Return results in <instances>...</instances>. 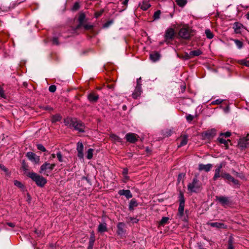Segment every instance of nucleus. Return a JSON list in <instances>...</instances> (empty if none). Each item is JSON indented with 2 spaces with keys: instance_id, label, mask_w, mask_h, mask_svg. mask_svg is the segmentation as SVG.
<instances>
[{
  "instance_id": "nucleus-1",
  "label": "nucleus",
  "mask_w": 249,
  "mask_h": 249,
  "mask_svg": "<svg viewBox=\"0 0 249 249\" xmlns=\"http://www.w3.org/2000/svg\"><path fill=\"white\" fill-rule=\"evenodd\" d=\"M65 125L70 128H73L80 132L84 131L85 125L76 118L67 117L64 120Z\"/></svg>"
},
{
  "instance_id": "nucleus-2",
  "label": "nucleus",
  "mask_w": 249,
  "mask_h": 249,
  "mask_svg": "<svg viewBox=\"0 0 249 249\" xmlns=\"http://www.w3.org/2000/svg\"><path fill=\"white\" fill-rule=\"evenodd\" d=\"M188 190L191 193H197L202 189L201 183L196 177L193 178V181L188 184Z\"/></svg>"
},
{
  "instance_id": "nucleus-3",
  "label": "nucleus",
  "mask_w": 249,
  "mask_h": 249,
  "mask_svg": "<svg viewBox=\"0 0 249 249\" xmlns=\"http://www.w3.org/2000/svg\"><path fill=\"white\" fill-rule=\"evenodd\" d=\"M28 176L31 178L39 187H43L47 182V180L43 177L36 173L31 172L28 174Z\"/></svg>"
},
{
  "instance_id": "nucleus-4",
  "label": "nucleus",
  "mask_w": 249,
  "mask_h": 249,
  "mask_svg": "<svg viewBox=\"0 0 249 249\" xmlns=\"http://www.w3.org/2000/svg\"><path fill=\"white\" fill-rule=\"evenodd\" d=\"M55 166L54 163H50L45 162L40 167L39 173L43 174L44 175L48 176L50 173Z\"/></svg>"
},
{
  "instance_id": "nucleus-5",
  "label": "nucleus",
  "mask_w": 249,
  "mask_h": 249,
  "mask_svg": "<svg viewBox=\"0 0 249 249\" xmlns=\"http://www.w3.org/2000/svg\"><path fill=\"white\" fill-rule=\"evenodd\" d=\"M215 199L224 208H227L232 204L230 198L226 196H216Z\"/></svg>"
},
{
  "instance_id": "nucleus-6",
  "label": "nucleus",
  "mask_w": 249,
  "mask_h": 249,
  "mask_svg": "<svg viewBox=\"0 0 249 249\" xmlns=\"http://www.w3.org/2000/svg\"><path fill=\"white\" fill-rule=\"evenodd\" d=\"M179 205L178 209V216L182 217L184 213V198L183 194L180 193L179 195Z\"/></svg>"
},
{
  "instance_id": "nucleus-7",
  "label": "nucleus",
  "mask_w": 249,
  "mask_h": 249,
  "mask_svg": "<svg viewBox=\"0 0 249 249\" xmlns=\"http://www.w3.org/2000/svg\"><path fill=\"white\" fill-rule=\"evenodd\" d=\"M125 138L127 142L131 143H134L138 141L139 136L135 133L130 132L125 135Z\"/></svg>"
},
{
  "instance_id": "nucleus-8",
  "label": "nucleus",
  "mask_w": 249,
  "mask_h": 249,
  "mask_svg": "<svg viewBox=\"0 0 249 249\" xmlns=\"http://www.w3.org/2000/svg\"><path fill=\"white\" fill-rule=\"evenodd\" d=\"M141 79V78L137 79V85L136 87L134 92L132 94V96L134 99H137L138 97H139L142 92L141 84L140 83Z\"/></svg>"
},
{
  "instance_id": "nucleus-9",
  "label": "nucleus",
  "mask_w": 249,
  "mask_h": 249,
  "mask_svg": "<svg viewBox=\"0 0 249 249\" xmlns=\"http://www.w3.org/2000/svg\"><path fill=\"white\" fill-rule=\"evenodd\" d=\"M238 145L242 149L247 148L249 145V134L245 137L241 138Z\"/></svg>"
},
{
  "instance_id": "nucleus-10",
  "label": "nucleus",
  "mask_w": 249,
  "mask_h": 249,
  "mask_svg": "<svg viewBox=\"0 0 249 249\" xmlns=\"http://www.w3.org/2000/svg\"><path fill=\"white\" fill-rule=\"evenodd\" d=\"M26 156L32 162L38 163L39 162V157L36 155L34 153L29 152L27 153Z\"/></svg>"
},
{
  "instance_id": "nucleus-11",
  "label": "nucleus",
  "mask_w": 249,
  "mask_h": 249,
  "mask_svg": "<svg viewBox=\"0 0 249 249\" xmlns=\"http://www.w3.org/2000/svg\"><path fill=\"white\" fill-rule=\"evenodd\" d=\"M83 145L82 142H78L77 143L76 150L77 151V156L80 159H83L84 154H83Z\"/></svg>"
},
{
  "instance_id": "nucleus-12",
  "label": "nucleus",
  "mask_w": 249,
  "mask_h": 249,
  "mask_svg": "<svg viewBox=\"0 0 249 249\" xmlns=\"http://www.w3.org/2000/svg\"><path fill=\"white\" fill-rule=\"evenodd\" d=\"M178 35L181 38L184 39H188L190 36V33L186 28L180 29Z\"/></svg>"
},
{
  "instance_id": "nucleus-13",
  "label": "nucleus",
  "mask_w": 249,
  "mask_h": 249,
  "mask_svg": "<svg viewBox=\"0 0 249 249\" xmlns=\"http://www.w3.org/2000/svg\"><path fill=\"white\" fill-rule=\"evenodd\" d=\"M221 177L233 182L235 185L239 184L238 180L234 179L231 175L228 173H222Z\"/></svg>"
},
{
  "instance_id": "nucleus-14",
  "label": "nucleus",
  "mask_w": 249,
  "mask_h": 249,
  "mask_svg": "<svg viewBox=\"0 0 249 249\" xmlns=\"http://www.w3.org/2000/svg\"><path fill=\"white\" fill-rule=\"evenodd\" d=\"M207 224L210 225L212 227L216 228L217 229H226L227 226L223 223L220 222H207Z\"/></svg>"
},
{
  "instance_id": "nucleus-15",
  "label": "nucleus",
  "mask_w": 249,
  "mask_h": 249,
  "mask_svg": "<svg viewBox=\"0 0 249 249\" xmlns=\"http://www.w3.org/2000/svg\"><path fill=\"white\" fill-rule=\"evenodd\" d=\"M233 29L236 34H240L244 29V26L241 23L236 22L233 25Z\"/></svg>"
},
{
  "instance_id": "nucleus-16",
  "label": "nucleus",
  "mask_w": 249,
  "mask_h": 249,
  "mask_svg": "<svg viewBox=\"0 0 249 249\" xmlns=\"http://www.w3.org/2000/svg\"><path fill=\"white\" fill-rule=\"evenodd\" d=\"M175 35V31L173 28L168 29L165 34V38L166 40L172 39Z\"/></svg>"
},
{
  "instance_id": "nucleus-17",
  "label": "nucleus",
  "mask_w": 249,
  "mask_h": 249,
  "mask_svg": "<svg viewBox=\"0 0 249 249\" xmlns=\"http://www.w3.org/2000/svg\"><path fill=\"white\" fill-rule=\"evenodd\" d=\"M120 196H124L127 199L132 197V195L129 190H120L118 192Z\"/></svg>"
},
{
  "instance_id": "nucleus-18",
  "label": "nucleus",
  "mask_w": 249,
  "mask_h": 249,
  "mask_svg": "<svg viewBox=\"0 0 249 249\" xmlns=\"http://www.w3.org/2000/svg\"><path fill=\"white\" fill-rule=\"evenodd\" d=\"M212 164L210 163H208L207 164H199L198 165V169L200 171L204 170L206 172H209L212 168Z\"/></svg>"
},
{
  "instance_id": "nucleus-19",
  "label": "nucleus",
  "mask_w": 249,
  "mask_h": 249,
  "mask_svg": "<svg viewBox=\"0 0 249 249\" xmlns=\"http://www.w3.org/2000/svg\"><path fill=\"white\" fill-rule=\"evenodd\" d=\"M124 226H125L124 224L122 222H120L118 224V225L117 226V233L118 235H122L123 234H124Z\"/></svg>"
},
{
  "instance_id": "nucleus-20",
  "label": "nucleus",
  "mask_w": 249,
  "mask_h": 249,
  "mask_svg": "<svg viewBox=\"0 0 249 249\" xmlns=\"http://www.w3.org/2000/svg\"><path fill=\"white\" fill-rule=\"evenodd\" d=\"M139 6L142 10H146L151 6L149 0H143L142 3L139 4Z\"/></svg>"
},
{
  "instance_id": "nucleus-21",
  "label": "nucleus",
  "mask_w": 249,
  "mask_h": 249,
  "mask_svg": "<svg viewBox=\"0 0 249 249\" xmlns=\"http://www.w3.org/2000/svg\"><path fill=\"white\" fill-rule=\"evenodd\" d=\"M222 167V164H219L216 167V168L215 170V173L213 177V179L214 180H217V179L219 178L220 177H221V175H220L221 169Z\"/></svg>"
},
{
  "instance_id": "nucleus-22",
  "label": "nucleus",
  "mask_w": 249,
  "mask_h": 249,
  "mask_svg": "<svg viewBox=\"0 0 249 249\" xmlns=\"http://www.w3.org/2000/svg\"><path fill=\"white\" fill-rule=\"evenodd\" d=\"M88 98L90 102L95 103L98 100L99 96L94 93H90L88 95Z\"/></svg>"
},
{
  "instance_id": "nucleus-23",
  "label": "nucleus",
  "mask_w": 249,
  "mask_h": 249,
  "mask_svg": "<svg viewBox=\"0 0 249 249\" xmlns=\"http://www.w3.org/2000/svg\"><path fill=\"white\" fill-rule=\"evenodd\" d=\"M107 231V224L105 222L100 223L98 227V231L103 233Z\"/></svg>"
},
{
  "instance_id": "nucleus-24",
  "label": "nucleus",
  "mask_w": 249,
  "mask_h": 249,
  "mask_svg": "<svg viewBox=\"0 0 249 249\" xmlns=\"http://www.w3.org/2000/svg\"><path fill=\"white\" fill-rule=\"evenodd\" d=\"M160 56V54L157 52H154L150 54V58L153 62L159 60Z\"/></svg>"
},
{
  "instance_id": "nucleus-25",
  "label": "nucleus",
  "mask_w": 249,
  "mask_h": 249,
  "mask_svg": "<svg viewBox=\"0 0 249 249\" xmlns=\"http://www.w3.org/2000/svg\"><path fill=\"white\" fill-rule=\"evenodd\" d=\"M217 141L219 143L224 144L226 149L228 148V142H230L229 140H225L224 137L220 135L217 139Z\"/></svg>"
},
{
  "instance_id": "nucleus-26",
  "label": "nucleus",
  "mask_w": 249,
  "mask_h": 249,
  "mask_svg": "<svg viewBox=\"0 0 249 249\" xmlns=\"http://www.w3.org/2000/svg\"><path fill=\"white\" fill-rule=\"evenodd\" d=\"M110 138L111 141L115 142H122V139L114 134H110Z\"/></svg>"
},
{
  "instance_id": "nucleus-27",
  "label": "nucleus",
  "mask_w": 249,
  "mask_h": 249,
  "mask_svg": "<svg viewBox=\"0 0 249 249\" xmlns=\"http://www.w3.org/2000/svg\"><path fill=\"white\" fill-rule=\"evenodd\" d=\"M138 206V203L136 199H132L131 200L129 204V209L131 211L133 210L134 208Z\"/></svg>"
},
{
  "instance_id": "nucleus-28",
  "label": "nucleus",
  "mask_w": 249,
  "mask_h": 249,
  "mask_svg": "<svg viewBox=\"0 0 249 249\" xmlns=\"http://www.w3.org/2000/svg\"><path fill=\"white\" fill-rule=\"evenodd\" d=\"M85 18V16L84 14H81L79 15L78 18L79 24L77 26V28H79L82 26V25L83 24V22Z\"/></svg>"
},
{
  "instance_id": "nucleus-29",
  "label": "nucleus",
  "mask_w": 249,
  "mask_h": 249,
  "mask_svg": "<svg viewBox=\"0 0 249 249\" xmlns=\"http://www.w3.org/2000/svg\"><path fill=\"white\" fill-rule=\"evenodd\" d=\"M202 53V52H201V51H200L199 49L192 51L190 52V55L191 56H192V57L195 56H199V55H201Z\"/></svg>"
},
{
  "instance_id": "nucleus-30",
  "label": "nucleus",
  "mask_w": 249,
  "mask_h": 249,
  "mask_svg": "<svg viewBox=\"0 0 249 249\" xmlns=\"http://www.w3.org/2000/svg\"><path fill=\"white\" fill-rule=\"evenodd\" d=\"M188 142V138L186 135H184L181 140L180 144L178 145V147H181L186 145Z\"/></svg>"
},
{
  "instance_id": "nucleus-31",
  "label": "nucleus",
  "mask_w": 249,
  "mask_h": 249,
  "mask_svg": "<svg viewBox=\"0 0 249 249\" xmlns=\"http://www.w3.org/2000/svg\"><path fill=\"white\" fill-rule=\"evenodd\" d=\"M205 33L207 37L209 39H212L213 37V33L211 31V30L209 29H207L205 30Z\"/></svg>"
},
{
  "instance_id": "nucleus-32",
  "label": "nucleus",
  "mask_w": 249,
  "mask_h": 249,
  "mask_svg": "<svg viewBox=\"0 0 249 249\" xmlns=\"http://www.w3.org/2000/svg\"><path fill=\"white\" fill-rule=\"evenodd\" d=\"M93 151L94 150L92 148H89L88 149L87 152V158L88 159L90 160L92 158Z\"/></svg>"
},
{
  "instance_id": "nucleus-33",
  "label": "nucleus",
  "mask_w": 249,
  "mask_h": 249,
  "mask_svg": "<svg viewBox=\"0 0 249 249\" xmlns=\"http://www.w3.org/2000/svg\"><path fill=\"white\" fill-rule=\"evenodd\" d=\"M177 4L180 7L184 6L187 3V0H176Z\"/></svg>"
},
{
  "instance_id": "nucleus-34",
  "label": "nucleus",
  "mask_w": 249,
  "mask_h": 249,
  "mask_svg": "<svg viewBox=\"0 0 249 249\" xmlns=\"http://www.w3.org/2000/svg\"><path fill=\"white\" fill-rule=\"evenodd\" d=\"M233 41L234 42L237 48L239 49H241L243 47V42L239 40L238 39H233Z\"/></svg>"
},
{
  "instance_id": "nucleus-35",
  "label": "nucleus",
  "mask_w": 249,
  "mask_h": 249,
  "mask_svg": "<svg viewBox=\"0 0 249 249\" xmlns=\"http://www.w3.org/2000/svg\"><path fill=\"white\" fill-rule=\"evenodd\" d=\"M205 135L206 137H207L208 138L210 139L211 138H213L214 136L215 131H213V130H211L210 131H207L205 133Z\"/></svg>"
},
{
  "instance_id": "nucleus-36",
  "label": "nucleus",
  "mask_w": 249,
  "mask_h": 249,
  "mask_svg": "<svg viewBox=\"0 0 249 249\" xmlns=\"http://www.w3.org/2000/svg\"><path fill=\"white\" fill-rule=\"evenodd\" d=\"M61 119V117L60 116V115H59L58 114H56V115H53L52 117V122L53 123L58 122V121H60Z\"/></svg>"
},
{
  "instance_id": "nucleus-37",
  "label": "nucleus",
  "mask_w": 249,
  "mask_h": 249,
  "mask_svg": "<svg viewBox=\"0 0 249 249\" xmlns=\"http://www.w3.org/2000/svg\"><path fill=\"white\" fill-rule=\"evenodd\" d=\"M169 218L168 217H163L160 222V225H164L166 224L169 220Z\"/></svg>"
},
{
  "instance_id": "nucleus-38",
  "label": "nucleus",
  "mask_w": 249,
  "mask_h": 249,
  "mask_svg": "<svg viewBox=\"0 0 249 249\" xmlns=\"http://www.w3.org/2000/svg\"><path fill=\"white\" fill-rule=\"evenodd\" d=\"M94 243V235L89 240V244L88 249H93V247Z\"/></svg>"
},
{
  "instance_id": "nucleus-39",
  "label": "nucleus",
  "mask_w": 249,
  "mask_h": 249,
  "mask_svg": "<svg viewBox=\"0 0 249 249\" xmlns=\"http://www.w3.org/2000/svg\"><path fill=\"white\" fill-rule=\"evenodd\" d=\"M161 12L160 10H157L156 11L153 15V19L154 20L159 19L160 18Z\"/></svg>"
},
{
  "instance_id": "nucleus-40",
  "label": "nucleus",
  "mask_w": 249,
  "mask_h": 249,
  "mask_svg": "<svg viewBox=\"0 0 249 249\" xmlns=\"http://www.w3.org/2000/svg\"><path fill=\"white\" fill-rule=\"evenodd\" d=\"M228 249H234L233 246V240L231 237H230L228 241Z\"/></svg>"
},
{
  "instance_id": "nucleus-41",
  "label": "nucleus",
  "mask_w": 249,
  "mask_h": 249,
  "mask_svg": "<svg viewBox=\"0 0 249 249\" xmlns=\"http://www.w3.org/2000/svg\"><path fill=\"white\" fill-rule=\"evenodd\" d=\"M239 62L241 64L249 67V61L246 59H243L240 60Z\"/></svg>"
},
{
  "instance_id": "nucleus-42",
  "label": "nucleus",
  "mask_w": 249,
  "mask_h": 249,
  "mask_svg": "<svg viewBox=\"0 0 249 249\" xmlns=\"http://www.w3.org/2000/svg\"><path fill=\"white\" fill-rule=\"evenodd\" d=\"M82 26H83L86 30H90L93 28V25L89 24L83 23V25H82Z\"/></svg>"
},
{
  "instance_id": "nucleus-43",
  "label": "nucleus",
  "mask_w": 249,
  "mask_h": 249,
  "mask_svg": "<svg viewBox=\"0 0 249 249\" xmlns=\"http://www.w3.org/2000/svg\"><path fill=\"white\" fill-rule=\"evenodd\" d=\"M36 146L38 150L42 152H45L46 151V148L41 144H37Z\"/></svg>"
},
{
  "instance_id": "nucleus-44",
  "label": "nucleus",
  "mask_w": 249,
  "mask_h": 249,
  "mask_svg": "<svg viewBox=\"0 0 249 249\" xmlns=\"http://www.w3.org/2000/svg\"><path fill=\"white\" fill-rule=\"evenodd\" d=\"M223 101V100H222V99H218L216 100L213 101L211 104L213 105H219L221 103H222Z\"/></svg>"
},
{
  "instance_id": "nucleus-45",
  "label": "nucleus",
  "mask_w": 249,
  "mask_h": 249,
  "mask_svg": "<svg viewBox=\"0 0 249 249\" xmlns=\"http://www.w3.org/2000/svg\"><path fill=\"white\" fill-rule=\"evenodd\" d=\"M56 87L55 85H51L49 88V90L51 92H54L56 91Z\"/></svg>"
},
{
  "instance_id": "nucleus-46",
  "label": "nucleus",
  "mask_w": 249,
  "mask_h": 249,
  "mask_svg": "<svg viewBox=\"0 0 249 249\" xmlns=\"http://www.w3.org/2000/svg\"><path fill=\"white\" fill-rule=\"evenodd\" d=\"M231 133L230 132H226L225 133H221L220 134V135L224 137V138L229 137L231 136Z\"/></svg>"
},
{
  "instance_id": "nucleus-47",
  "label": "nucleus",
  "mask_w": 249,
  "mask_h": 249,
  "mask_svg": "<svg viewBox=\"0 0 249 249\" xmlns=\"http://www.w3.org/2000/svg\"><path fill=\"white\" fill-rule=\"evenodd\" d=\"M194 116L191 114H188L186 116V118L188 122H191L194 119Z\"/></svg>"
},
{
  "instance_id": "nucleus-48",
  "label": "nucleus",
  "mask_w": 249,
  "mask_h": 249,
  "mask_svg": "<svg viewBox=\"0 0 249 249\" xmlns=\"http://www.w3.org/2000/svg\"><path fill=\"white\" fill-rule=\"evenodd\" d=\"M14 184L19 188H22L23 187V185L21 182L18 180L14 181Z\"/></svg>"
},
{
  "instance_id": "nucleus-49",
  "label": "nucleus",
  "mask_w": 249,
  "mask_h": 249,
  "mask_svg": "<svg viewBox=\"0 0 249 249\" xmlns=\"http://www.w3.org/2000/svg\"><path fill=\"white\" fill-rule=\"evenodd\" d=\"M56 156L58 159V160L60 162H62L63 159H62V155L61 153L60 152H58L56 154Z\"/></svg>"
},
{
  "instance_id": "nucleus-50",
  "label": "nucleus",
  "mask_w": 249,
  "mask_h": 249,
  "mask_svg": "<svg viewBox=\"0 0 249 249\" xmlns=\"http://www.w3.org/2000/svg\"><path fill=\"white\" fill-rule=\"evenodd\" d=\"M52 41H53V43L54 45H57L59 44L58 38L57 37H53L52 40Z\"/></svg>"
},
{
  "instance_id": "nucleus-51",
  "label": "nucleus",
  "mask_w": 249,
  "mask_h": 249,
  "mask_svg": "<svg viewBox=\"0 0 249 249\" xmlns=\"http://www.w3.org/2000/svg\"><path fill=\"white\" fill-rule=\"evenodd\" d=\"M79 8V3H77V2H76L74 4L73 6V7H72V9L73 10H77L78 8Z\"/></svg>"
},
{
  "instance_id": "nucleus-52",
  "label": "nucleus",
  "mask_w": 249,
  "mask_h": 249,
  "mask_svg": "<svg viewBox=\"0 0 249 249\" xmlns=\"http://www.w3.org/2000/svg\"><path fill=\"white\" fill-rule=\"evenodd\" d=\"M0 96L1 97H3V98L4 97V91H3V90L1 86H0Z\"/></svg>"
},
{
  "instance_id": "nucleus-53",
  "label": "nucleus",
  "mask_w": 249,
  "mask_h": 249,
  "mask_svg": "<svg viewBox=\"0 0 249 249\" xmlns=\"http://www.w3.org/2000/svg\"><path fill=\"white\" fill-rule=\"evenodd\" d=\"M0 168L3 171L6 172H7V170L6 168L3 165L0 164Z\"/></svg>"
},
{
  "instance_id": "nucleus-54",
  "label": "nucleus",
  "mask_w": 249,
  "mask_h": 249,
  "mask_svg": "<svg viewBox=\"0 0 249 249\" xmlns=\"http://www.w3.org/2000/svg\"><path fill=\"white\" fill-rule=\"evenodd\" d=\"M184 57L185 59H189L192 57V56L190 55V53L188 54L186 53Z\"/></svg>"
},
{
  "instance_id": "nucleus-55",
  "label": "nucleus",
  "mask_w": 249,
  "mask_h": 249,
  "mask_svg": "<svg viewBox=\"0 0 249 249\" xmlns=\"http://www.w3.org/2000/svg\"><path fill=\"white\" fill-rule=\"evenodd\" d=\"M6 224L8 226H9L10 227H12V228H13V227H14L15 226V224L13 223H11V222H7V223H6Z\"/></svg>"
},
{
  "instance_id": "nucleus-56",
  "label": "nucleus",
  "mask_w": 249,
  "mask_h": 249,
  "mask_svg": "<svg viewBox=\"0 0 249 249\" xmlns=\"http://www.w3.org/2000/svg\"><path fill=\"white\" fill-rule=\"evenodd\" d=\"M127 173H128V169L126 168L124 169L123 171V175L125 176V175H126L127 174Z\"/></svg>"
},
{
  "instance_id": "nucleus-57",
  "label": "nucleus",
  "mask_w": 249,
  "mask_h": 249,
  "mask_svg": "<svg viewBox=\"0 0 249 249\" xmlns=\"http://www.w3.org/2000/svg\"><path fill=\"white\" fill-rule=\"evenodd\" d=\"M183 177V176L182 174L178 175V181H179Z\"/></svg>"
},
{
  "instance_id": "nucleus-58",
  "label": "nucleus",
  "mask_w": 249,
  "mask_h": 249,
  "mask_svg": "<svg viewBox=\"0 0 249 249\" xmlns=\"http://www.w3.org/2000/svg\"><path fill=\"white\" fill-rule=\"evenodd\" d=\"M22 167L24 169V170H27L28 166L24 163H23Z\"/></svg>"
},
{
  "instance_id": "nucleus-59",
  "label": "nucleus",
  "mask_w": 249,
  "mask_h": 249,
  "mask_svg": "<svg viewBox=\"0 0 249 249\" xmlns=\"http://www.w3.org/2000/svg\"><path fill=\"white\" fill-rule=\"evenodd\" d=\"M129 0H124L123 2V4L124 5H126L128 2Z\"/></svg>"
},
{
  "instance_id": "nucleus-60",
  "label": "nucleus",
  "mask_w": 249,
  "mask_h": 249,
  "mask_svg": "<svg viewBox=\"0 0 249 249\" xmlns=\"http://www.w3.org/2000/svg\"><path fill=\"white\" fill-rule=\"evenodd\" d=\"M55 158V155L54 154H52L51 156L50 159H53Z\"/></svg>"
},
{
  "instance_id": "nucleus-61",
  "label": "nucleus",
  "mask_w": 249,
  "mask_h": 249,
  "mask_svg": "<svg viewBox=\"0 0 249 249\" xmlns=\"http://www.w3.org/2000/svg\"><path fill=\"white\" fill-rule=\"evenodd\" d=\"M108 88L110 89H112V88H113V87L112 85H110V86H108Z\"/></svg>"
},
{
  "instance_id": "nucleus-62",
  "label": "nucleus",
  "mask_w": 249,
  "mask_h": 249,
  "mask_svg": "<svg viewBox=\"0 0 249 249\" xmlns=\"http://www.w3.org/2000/svg\"><path fill=\"white\" fill-rule=\"evenodd\" d=\"M101 15V13L96 14V17L100 16Z\"/></svg>"
},
{
  "instance_id": "nucleus-63",
  "label": "nucleus",
  "mask_w": 249,
  "mask_h": 249,
  "mask_svg": "<svg viewBox=\"0 0 249 249\" xmlns=\"http://www.w3.org/2000/svg\"><path fill=\"white\" fill-rule=\"evenodd\" d=\"M45 109H51V108L50 107H46Z\"/></svg>"
},
{
  "instance_id": "nucleus-64",
  "label": "nucleus",
  "mask_w": 249,
  "mask_h": 249,
  "mask_svg": "<svg viewBox=\"0 0 249 249\" xmlns=\"http://www.w3.org/2000/svg\"><path fill=\"white\" fill-rule=\"evenodd\" d=\"M125 107H125V106H124V107H123V108H125Z\"/></svg>"
}]
</instances>
